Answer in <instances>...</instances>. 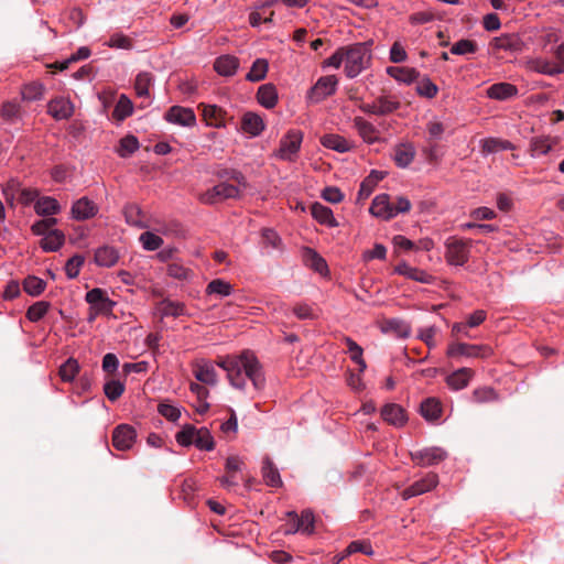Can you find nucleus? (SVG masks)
<instances>
[{
	"label": "nucleus",
	"instance_id": "nucleus-50",
	"mask_svg": "<svg viewBox=\"0 0 564 564\" xmlns=\"http://www.w3.org/2000/svg\"><path fill=\"white\" fill-rule=\"evenodd\" d=\"M139 145L138 139L132 134H128L120 140L117 152L119 156L128 158L139 149Z\"/></svg>",
	"mask_w": 564,
	"mask_h": 564
},
{
	"label": "nucleus",
	"instance_id": "nucleus-17",
	"mask_svg": "<svg viewBox=\"0 0 564 564\" xmlns=\"http://www.w3.org/2000/svg\"><path fill=\"white\" fill-rule=\"evenodd\" d=\"M490 47L494 51L519 53L523 50V41L518 34L505 33L494 37L490 42Z\"/></svg>",
	"mask_w": 564,
	"mask_h": 564
},
{
	"label": "nucleus",
	"instance_id": "nucleus-51",
	"mask_svg": "<svg viewBox=\"0 0 564 564\" xmlns=\"http://www.w3.org/2000/svg\"><path fill=\"white\" fill-rule=\"evenodd\" d=\"M552 149L550 139L545 137L533 138L530 142V152L533 158L547 154Z\"/></svg>",
	"mask_w": 564,
	"mask_h": 564
},
{
	"label": "nucleus",
	"instance_id": "nucleus-56",
	"mask_svg": "<svg viewBox=\"0 0 564 564\" xmlns=\"http://www.w3.org/2000/svg\"><path fill=\"white\" fill-rule=\"evenodd\" d=\"M152 83V76L150 73L143 72L137 75L134 89L138 97H148L149 89Z\"/></svg>",
	"mask_w": 564,
	"mask_h": 564
},
{
	"label": "nucleus",
	"instance_id": "nucleus-5",
	"mask_svg": "<svg viewBox=\"0 0 564 564\" xmlns=\"http://www.w3.org/2000/svg\"><path fill=\"white\" fill-rule=\"evenodd\" d=\"M400 107L401 102L399 98L390 94L380 95L371 102H362L359 105V109L364 113L380 117L391 115Z\"/></svg>",
	"mask_w": 564,
	"mask_h": 564
},
{
	"label": "nucleus",
	"instance_id": "nucleus-24",
	"mask_svg": "<svg viewBox=\"0 0 564 564\" xmlns=\"http://www.w3.org/2000/svg\"><path fill=\"white\" fill-rule=\"evenodd\" d=\"M239 64L240 63L238 57L230 54H225L218 56L215 59L214 69L220 76L230 77L237 73Z\"/></svg>",
	"mask_w": 564,
	"mask_h": 564
},
{
	"label": "nucleus",
	"instance_id": "nucleus-39",
	"mask_svg": "<svg viewBox=\"0 0 564 564\" xmlns=\"http://www.w3.org/2000/svg\"><path fill=\"white\" fill-rule=\"evenodd\" d=\"M118 259L117 250L109 246L100 247L95 252V262L99 267L110 268L118 262Z\"/></svg>",
	"mask_w": 564,
	"mask_h": 564
},
{
	"label": "nucleus",
	"instance_id": "nucleus-64",
	"mask_svg": "<svg viewBox=\"0 0 564 564\" xmlns=\"http://www.w3.org/2000/svg\"><path fill=\"white\" fill-rule=\"evenodd\" d=\"M1 117L6 121L13 122L20 117V107L13 101H7L3 104L1 109Z\"/></svg>",
	"mask_w": 564,
	"mask_h": 564
},
{
	"label": "nucleus",
	"instance_id": "nucleus-26",
	"mask_svg": "<svg viewBox=\"0 0 564 564\" xmlns=\"http://www.w3.org/2000/svg\"><path fill=\"white\" fill-rule=\"evenodd\" d=\"M202 115L207 126L223 128L226 126V111L216 105L202 104Z\"/></svg>",
	"mask_w": 564,
	"mask_h": 564
},
{
	"label": "nucleus",
	"instance_id": "nucleus-48",
	"mask_svg": "<svg viewBox=\"0 0 564 564\" xmlns=\"http://www.w3.org/2000/svg\"><path fill=\"white\" fill-rule=\"evenodd\" d=\"M386 330L393 332L398 337L406 338L411 334V326L400 318H391L386 322Z\"/></svg>",
	"mask_w": 564,
	"mask_h": 564
},
{
	"label": "nucleus",
	"instance_id": "nucleus-2",
	"mask_svg": "<svg viewBox=\"0 0 564 564\" xmlns=\"http://www.w3.org/2000/svg\"><path fill=\"white\" fill-rule=\"evenodd\" d=\"M371 42H358L345 46V75L355 78L367 69L372 59Z\"/></svg>",
	"mask_w": 564,
	"mask_h": 564
},
{
	"label": "nucleus",
	"instance_id": "nucleus-20",
	"mask_svg": "<svg viewBox=\"0 0 564 564\" xmlns=\"http://www.w3.org/2000/svg\"><path fill=\"white\" fill-rule=\"evenodd\" d=\"M47 112L56 120H65L73 115L74 105L65 97H57L47 104Z\"/></svg>",
	"mask_w": 564,
	"mask_h": 564
},
{
	"label": "nucleus",
	"instance_id": "nucleus-35",
	"mask_svg": "<svg viewBox=\"0 0 564 564\" xmlns=\"http://www.w3.org/2000/svg\"><path fill=\"white\" fill-rule=\"evenodd\" d=\"M62 210L61 204L53 197L37 194V216L51 218Z\"/></svg>",
	"mask_w": 564,
	"mask_h": 564
},
{
	"label": "nucleus",
	"instance_id": "nucleus-4",
	"mask_svg": "<svg viewBox=\"0 0 564 564\" xmlns=\"http://www.w3.org/2000/svg\"><path fill=\"white\" fill-rule=\"evenodd\" d=\"M471 241L457 237H449L445 241V259L449 265L463 267L468 262Z\"/></svg>",
	"mask_w": 564,
	"mask_h": 564
},
{
	"label": "nucleus",
	"instance_id": "nucleus-63",
	"mask_svg": "<svg viewBox=\"0 0 564 564\" xmlns=\"http://www.w3.org/2000/svg\"><path fill=\"white\" fill-rule=\"evenodd\" d=\"M107 45L112 48L129 50L132 47V42L122 33H115L109 37Z\"/></svg>",
	"mask_w": 564,
	"mask_h": 564
},
{
	"label": "nucleus",
	"instance_id": "nucleus-47",
	"mask_svg": "<svg viewBox=\"0 0 564 564\" xmlns=\"http://www.w3.org/2000/svg\"><path fill=\"white\" fill-rule=\"evenodd\" d=\"M194 445L200 451H213L215 447L214 437L206 427L197 429Z\"/></svg>",
	"mask_w": 564,
	"mask_h": 564
},
{
	"label": "nucleus",
	"instance_id": "nucleus-32",
	"mask_svg": "<svg viewBox=\"0 0 564 564\" xmlns=\"http://www.w3.org/2000/svg\"><path fill=\"white\" fill-rule=\"evenodd\" d=\"M257 100L267 109L274 108L278 102L276 87L271 83L261 85L257 91Z\"/></svg>",
	"mask_w": 564,
	"mask_h": 564
},
{
	"label": "nucleus",
	"instance_id": "nucleus-40",
	"mask_svg": "<svg viewBox=\"0 0 564 564\" xmlns=\"http://www.w3.org/2000/svg\"><path fill=\"white\" fill-rule=\"evenodd\" d=\"M344 343L347 346V352L350 359L358 365L359 372H364L367 368V364L362 357L364 349L352 338L344 337Z\"/></svg>",
	"mask_w": 564,
	"mask_h": 564
},
{
	"label": "nucleus",
	"instance_id": "nucleus-44",
	"mask_svg": "<svg viewBox=\"0 0 564 564\" xmlns=\"http://www.w3.org/2000/svg\"><path fill=\"white\" fill-rule=\"evenodd\" d=\"M268 69V61L265 58H257L252 63L250 70L246 75V79L251 83L260 82L265 78Z\"/></svg>",
	"mask_w": 564,
	"mask_h": 564
},
{
	"label": "nucleus",
	"instance_id": "nucleus-55",
	"mask_svg": "<svg viewBox=\"0 0 564 564\" xmlns=\"http://www.w3.org/2000/svg\"><path fill=\"white\" fill-rule=\"evenodd\" d=\"M196 434L197 429L194 425L187 424L176 433L175 440L181 446L188 447L194 445Z\"/></svg>",
	"mask_w": 564,
	"mask_h": 564
},
{
	"label": "nucleus",
	"instance_id": "nucleus-42",
	"mask_svg": "<svg viewBox=\"0 0 564 564\" xmlns=\"http://www.w3.org/2000/svg\"><path fill=\"white\" fill-rule=\"evenodd\" d=\"M132 112V101L126 95H121L112 111V118L118 122H122L124 119L130 117Z\"/></svg>",
	"mask_w": 564,
	"mask_h": 564
},
{
	"label": "nucleus",
	"instance_id": "nucleus-11",
	"mask_svg": "<svg viewBox=\"0 0 564 564\" xmlns=\"http://www.w3.org/2000/svg\"><path fill=\"white\" fill-rule=\"evenodd\" d=\"M86 302L89 304V310L94 315L109 314L112 312L115 302L109 299L106 291L99 288L91 289L86 293Z\"/></svg>",
	"mask_w": 564,
	"mask_h": 564
},
{
	"label": "nucleus",
	"instance_id": "nucleus-19",
	"mask_svg": "<svg viewBox=\"0 0 564 564\" xmlns=\"http://www.w3.org/2000/svg\"><path fill=\"white\" fill-rule=\"evenodd\" d=\"M352 126L364 142L373 144L380 140V132L377 127L364 117H355L352 120Z\"/></svg>",
	"mask_w": 564,
	"mask_h": 564
},
{
	"label": "nucleus",
	"instance_id": "nucleus-22",
	"mask_svg": "<svg viewBox=\"0 0 564 564\" xmlns=\"http://www.w3.org/2000/svg\"><path fill=\"white\" fill-rule=\"evenodd\" d=\"M381 417L395 427L403 426L408 420L405 411L397 403H387L381 409Z\"/></svg>",
	"mask_w": 564,
	"mask_h": 564
},
{
	"label": "nucleus",
	"instance_id": "nucleus-13",
	"mask_svg": "<svg viewBox=\"0 0 564 564\" xmlns=\"http://www.w3.org/2000/svg\"><path fill=\"white\" fill-rule=\"evenodd\" d=\"M137 438L135 430L129 424H120L112 432V445L118 451L130 449Z\"/></svg>",
	"mask_w": 564,
	"mask_h": 564
},
{
	"label": "nucleus",
	"instance_id": "nucleus-45",
	"mask_svg": "<svg viewBox=\"0 0 564 564\" xmlns=\"http://www.w3.org/2000/svg\"><path fill=\"white\" fill-rule=\"evenodd\" d=\"M127 224L137 228H144L147 224L142 220V210L135 204H129L123 209Z\"/></svg>",
	"mask_w": 564,
	"mask_h": 564
},
{
	"label": "nucleus",
	"instance_id": "nucleus-37",
	"mask_svg": "<svg viewBox=\"0 0 564 564\" xmlns=\"http://www.w3.org/2000/svg\"><path fill=\"white\" fill-rule=\"evenodd\" d=\"M387 74L395 80L404 84H412L420 77V73L412 67L389 66L387 68Z\"/></svg>",
	"mask_w": 564,
	"mask_h": 564
},
{
	"label": "nucleus",
	"instance_id": "nucleus-29",
	"mask_svg": "<svg viewBox=\"0 0 564 564\" xmlns=\"http://www.w3.org/2000/svg\"><path fill=\"white\" fill-rule=\"evenodd\" d=\"M481 153L484 155L495 154L501 151L514 150L516 145L500 138L489 137L480 141Z\"/></svg>",
	"mask_w": 564,
	"mask_h": 564
},
{
	"label": "nucleus",
	"instance_id": "nucleus-41",
	"mask_svg": "<svg viewBox=\"0 0 564 564\" xmlns=\"http://www.w3.org/2000/svg\"><path fill=\"white\" fill-rule=\"evenodd\" d=\"M442 405L435 398H427L421 403V415L427 421H436L441 417Z\"/></svg>",
	"mask_w": 564,
	"mask_h": 564
},
{
	"label": "nucleus",
	"instance_id": "nucleus-25",
	"mask_svg": "<svg viewBox=\"0 0 564 564\" xmlns=\"http://www.w3.org/2000/svg\"><path fill=\"white\" fill-rule=\"evenodd\" d=\"M415 148L411 142L397 144L393 151V160L398 167H408L415 158Z\"/></svg>",
	"mask_w": 564,
	"mask_h": 564
},
{
	"label": "nucleus",
	"instance_id": "nucleus-21",
	"mask_svg": "<svg viewBox=\"0 0 564 564\" xmlns=\"http://www.w3.org/2000/svg\"><path fill=\"white\" fill-rule=\"evenodd\" d=\"M474 375L475 372L473 369L463 367L449 373L445 381L449 389L459 391L469 384Z\"/></svg>",
	"mask_w": 564,
	"mask_h": 564
},
{
	"label": "nucleus",
	"instance_id": "nucleus-16",
	"mask_svg": "<svg viewBox=\"0 0 564 564\" xmlns=\"http://www.w3.org/2000/svg\"><path fill=\"white\" fill-rule=\"evenodd\" d=\"M97 204L90 198L84 196L75 200L70 208V216L77 221H83L95 217L98 214Z\"/></svg>",
	"mask_w": 564,
	"mask_h": 564
},
{
	"label": "nucleus",
	"instance_id": "nucleus-43",
	"mask_svg": "<svg viewBox=\"0 0 564 564\" xmlns=\"http://www.w3.org/2000/svg\"><path fill=\"white\" fill-rule=\"evenodd\" d=\"M530 68L539 74L546 76H556L563 74L555 62L543 58H535L530 62Z\"/></svg>",
	"mask_w": 564,
	"mask_h": 564
},
{
	"label": "nucleus",
	"instance_id": "nucleus-58",
	"mask_svg": "<svg viewBox=\"0 0 564 564\" xmlns=\"http://www.w3.org/2000/svg\"><path fill=\"white\" fill-rule=\"evenodd\" d=\"M293 314L302 321L315 319L317 317L316 311L308 303H296L292 308Z\"/></svg>",
	"mask_w": 564,
	"mask_h": 564
},
{
	"label": "nucleus",
	"instance_id": "nucleus-27",
	"mask_svg": "<svg viewBox=\"0 0 564 564\" xmlns=\"http://www.w3.org/2000/svg\"><path fill=\"white\" fill-rule=\"evenodd\" d=\"M518 93H519V90H518L517 86H514L513 84H510V83H506V82L492 84L487 89V96L490 99L500 100V101L511 99V98L516 97L518 95Z\"/></svg>",
	"mask_w": 564,
	"mask_h": 564
},
{
	"label": "nucleus",
	"instance_id": "nucleus-14",
	"mask_svg": "<svg viewBox=\"0 0 564 564\" xmlns=\"http://www.w3.org/2000/svg\"><path fill=\"white\" fill-rule=\"evenodd\" d=\"M167 122L182 126V127H194L196 124V116L193 109L172 106L164 115Z\"/></svg>",
	"mask_w": 564,
	"mask_h": 564
},
{
	"label": "nucleus",
	"instance_id": "nucleus-30",
	"mask_svg": "<svg viewBox=\"0 0 564 564\" xmlns=\"http://www.w3.org/2000/svg\"><path fill=\"white\" fill-rule=\"evenodd\" d=\"M311 214L313 218L321 225H325L330 228L338 226V223L334 217L333 210L321 203L316 202L312 205Z\"/></svg>",
	"mask_w": 564,
	"mask_h": 564
},
{
	"label": "nucleus",
	"instance_id": "nucleus-3",
	"mask_svg": "<svg viewBox=\"0 0 564 564\" xmlns=\"http://www.w3.org/2000/svg\"><path fill=\"white\" fill-rule=\"evenodd\" d=\"M57 219L55 217L37 219V236H42L39 241L40 247L45 252L57 251L65 242V235L56 229Z\"/></svg>",
	"mask_w": 564,
	"mask_h": 564
},
{
	"label": "nucleus",
	"instance_id": "nucleus-7",
	"mask_svg": "<svg viewBox=\"0 0 564 564\" xmlns=\"http://www.w3.org/2000/svg\"><path fill=\"white\" fill-rule=\"evenodd\" d=\"M2 193L7 203L11 206L15 203L30 206L35 200V192L29 187H23L18 180H10L3 186Z\"/></svg>",
	"mask_w": 564,
	"mask_h": 564
},
{
	"label": "nucleus",
	"instance_id": "nucleus-15",
	"mask_svg": "<svg viewBox=\"0 0 564 564\" xmlns=\"http://www.w3.org/2000/svg\"><path fill=\"white\" fill-rule=\"evenodd\" d=\"M438 484V476L435 473L426 474L422 479L415 481L402 491V498L408 500L410 498L423 495L431 491Z\"/></svg>",
	"mask_w": 564,
	"mask_h": 564
},
{
	"label": "nucleus",
	"instance_id": "nucleus-46",
	"mask_svg": "<svg viewBox=\"0 0 564 564\" xmlns=\"http://www.w3.org/2000/svg\"><path fill=\"white\" fill-rule=\"evenodd\" d=\"M161 314L162 316L178 317L186 314V306L182 302L164 300L161 302Z\"/></svg>",
	"mask_w": 564,
	"mask_h": 564
},
{
	"label": "nucleus",
	"instance_id": "nucleus-54",
	"mask_svg": "<svg viewBox=\"0 0 564 564\" xmlns=\"http://www.w3.org/2000/svg\"><path fill=\"white\" fill-rule=\"evenodd\" d=\"M477 50L478 45L475 41L462 39L452 45L451 53L454 55H467L475 54Z\"/></svg>",
	"mask_w": 564,
	"mask_h": 564
},
{
	"label": "nucleus",
	"instance_id": "nucleus-8",
	"mask_svg": "<svg viewBox=\"0 0 564 564\" xmlns=\"http://www.w3.org/2000/svg\"><path fill=\"white\" fill-rule=\"evenodd\" d=\"M491 347L487 345H473L466 343H452L447 347L446 355L449 358H488L492 355Z\"/></svg>",
	"mask_w": 564,
	"mask_h": 564
},
{
	"label": "nucleus",
	"instance_id": "nucleus-33",
	"mask_svg": "<svg viewBox=\"0 0 564 564\" xmlns=\"http://www.w3.org/2000/svg\"><path fill=\"white\" fill-rule=\"evenodd\" d=\"M241 128L246 133L257 137L264 130V122L259 115L246 112L242 117Z\"/></svg>",
	"mask_w": 564,
	"mask_h": 564
},
{
	"label": "nucleus",
	"instance_id": "nucleus-10",
	"mask_svg": "<svg viewBox=\"0 0 564 564\" xmlns=\"http://www.w3.org/2000/svg\"><path fill=\"white\" fill-rule=\"evenodd\" d=\"M410 455L413 463L420 467L437 465L447 458V452L438 446L425 447L411 452Z\"/></svg>",
	"mask_w": 564,
	"mask_h": 564
},
{
	"label": "nucleus",
	"instance_id": "nucleus-6",
	"mask_svg": "<svg viewBox=\"0 0 564 564\" xmlns=\"http://www.w3.org/2000/svg\"><path fill=\"white\" fill-rule=\"evenodd\" d=\"M302 141V131L296 129L289 130L286 134L281 138L275 156L283 161L294 162L301 149Z\"/></svg>",
	"mask_w": 564,
	"mask_h": 564
},
{
	"label": "nucleus",
	"instance_id": "nucleus-1",
	"mask_svg": "<svg viewBox=\"0 0 564 564\" xmlns=\"http://www.w3.org/2000/svg\"><path fill=\"white\" fill-rule=\"evenodd\" d=\"M217 365L227 372L230 384L236 389H245L250 380L256 390L264 388L265 379L262 367L253 352L246 350L238 356H228Z\"/></svg>",
	"mask_w": 564,
	"mask_h": 564
},
{
	"label": "nucleus",
	"instance_id": "nucleus-18",
	"mask_svg": "<svg viewBox=\"0 0 564 564\" xmlns=\"http://www.w3.org/2000/svg\"><path fill=\"white\" fill-rule=\"evenodd\" d=\"M369 212L378 218L383 220H389L395 217V213H393V202H391L390 195L388 194H379L377 195L371 203Z\"/></svg>",
	"mask_w": 564,
	"mask_h": 564
},
{
	"label": "nucleus",
	"instance_id": "nucleus-36",
	"mask_svg": "<svg viewBox=\"0 0 564 564\" xmlns=\"http://www.w3.org/2000/svg\"><path fill=\"white\" fill-rule=\"evenodd\" d=\"M205 293L208 296L223 299L234 293V286L224 279H214L207 284Z\"/></svg>",
	"mask_w": 564,
	"mask_h": 564
},
{
	"label": "nucleus",
	"instance_id": "nucleus-38",
	"mask_svg": "<svg viewBox=\"0 0 564 564\" xmlns=\"http://www.w3.org/2000/svg\"><path fill=\"white\" fill-rule=\"evenodd\" d=\"M261 471L264 482L268 486L280 487L282 485L280 473L270 457L267 456L263 458Z\"/></svg>",
	"mask_w": 564,
	"mask_h": 564
},
{
	"label": "nucleus",
	"instance_id": "nucleus-53",
	"mask_svg": "<svg viewBox=\"0 0 564 564\" xmlns=\"http://www.w3.org/2000/svg\"><path fill=\"white\" fill-rule=\"evenodd\" d=\"M139 241L142 245L143 249L148 251H155L160 249L164 242L160 236L151 231L142 232L139 237Z\"/></svg>",
	"mask_w": 564,
	"mask_h": 564
},
{
	"label": "nucleus",
	"instance_id": "nucleus-62",
	"mask_svg": "<svg viewBox=\"0 0 564 564\" xmlns=\"http://www.w3.org/2000/svg\"><path fill=\"white\" fill-rule=\"evenodd\" d=\"M158 412L171 422H175L181 417L180 408L169 404V403H160L158 406Z\"/></svg>",
	"mask_w": 564,
	"mask_h": 564
},
{
	"label": "nucleus",
	"instance_id": "nucleus-34",
	"mask_svg": "<svg viewBox=\"0 0 564 564\" xmlns=\"http://www.w3.org/2000/svg\"><path fill=\"white\" fill-rule=\"evenodd\" d=\"M303 261L306 267L321 274L328 272V267L325 259L312 248H305L303 250Z\"/></svg>",
	"mask_w": 564,
	"mask_h": 564
},
{
	"label": "nucleus",
	"instance_id": "nucleus-12",
	"mask_svg": "<svg viewBox=\"0 0 564 564\" xmlns=\"http://www.w3.org/2000/svg\"><path fill=\"white\" fill-rule=\"evenodd\" d=\"M338 80L335 75L319 77L316 84L310 89L307 98L312 102H319L335 94Z\"/></svg>",
	"mask_w": 564,
	"mask_h": 564
},
{
	"label": "nucleus",
	"instance_id": "nucleus-59",
	"mask_svg": "<svg viewBox=\"0 0 564 564\" xmlns=\"http://www.w3.org/2000/svg\"><path fill=\"white\" fill-rule=\"evenodd\" d=\"M104 392L110 401H116L124 392V384L119 380L107 381L104 386Z\"/></svg>",
	"mask_w": 564,
	"mask_h": 564
},
{
	"label": "nucleus",
	"instance_id": "nucleus-57",
	"mask_svg": "<svg viewBox=\"0 0 564 564\" xmlns=\"http://www.w3.org/2000/svg\"><path fill=\"white\" fill-rule=\"evenodd\" d=\"M85 262V258L82 254H75L69 258L65 264V273L68 279H75L78 276L80 268Z\"/></svg>",
	"mask_w": 564,
	"mask_h": 564
},
{
	"label": "nucleus",
	"instance_id": "nucleus-23",
	"mask_svg": "<svg viewBox=\"0 0 564 564\" xmlns=\"http://www.w3.org/2000/svg\"><path fill=\"white\" fill-rule=\"evenodd\" d=\"M394 273L424 284H431L434 280L432 274L422 269L411 267L405 262L399 263L394 268Z\"/></svg>",
	"mask_w": 564,
	"mask_h": 564
},
{
	"label": "nucleus",
	"instance_id": "nucleus-49",
	"mask_svg": "<svg viewBox=\"0 0 564 564\" xmlns=\"http://www.w3.org/2000/svg\"><path fill=\"white\" fill-rule=\"evenodd\" d=\"M79 372V364L74 358H68L59 367V376L64 382H72Z\"/></svg>",
	"mask_w": 564,
	"mask_h": 564
},
{
	"label": "nucleus",
	"instance_id": "nucleus-61",
	"mask_svg": "<svg viewBox=\"0 0 564 564\" xmlns=\"http://www.w3.org/2000/svg\"><path fill=\"white\" fill-rule=\"evenodd\" d=\"M299 522L301 524V533L312 534L314 531V514L311 510H304L299 516Z\"/></svg>",
	"mask_w": 564,
	"mask_h": 564
},
{
	"label": "nucleus",
	"instance_id": "nucleus-52",
	"mask_svg": "<svg viewBox=\"0 0 564 564\" xmlns=\"http://www.w3.org/2000/svg\"><path fill=\"white\" fill-rule=\"evenodd\" d=\"M416 94L425 98H434L438 93V87L427 77L424 76L417 82Z\"/></svg>",
	"mask_w": 564,
	"mask_h": 564
},
{
	"label": "nucleus",
	"instance_id": "nucleus-60",
	"mask_svg": "<svg viewBox=\"0 0 564 564\" xmlns=\"http://www.w3.org/2000/svg\"><path fill=\"white\" fill-rule=\"evenodd\" d=\"M473 400L477 403L496 401L497 393L490 387L477 388L473 391Z\"/></svg>",
	"mask_w": 564,
	"mask_h": 564
},
{
	"label": "nucleus",
	"instance_id": "nucleus-28",
	"mask_svg": "<svg viewBox=\"0 0 564 564\" xmlns=\"http://www.w3.org/2000/svg\"><path fill=\"white\" fill-rule=\"evenodd\" d=\"M194 376L197 381L208 384V386H216L218 381L217 372L212 362L208 361H202L197 362L194 366Z\"/></svg>",
	"mask_w": 564,
	"mask_h": 564
},
{
	"label": "nucleus",
	"instance_id": "nucleus-31",
	"mask_svg": "<svg viewBox=\"0 0 564 564\" xmlns=\"http://www.w3.org/2000/svg\"><path fill=\"white\" fill-rule=\"evenodd\" d=\"M321 144L338 153H346L352 149V143L339 134H325L321 138Z\"/></svg>",
	"mask_w": 564,
	"mask_h": 564
},
{
	"label": "nucleus",
	"instance_id": "nucleus-9",
	"mask_svg": "<svg viewBox=\"0 0 564 564\" xmlns=\"http://www.w3.org/2000/svg\"><path fill=\"white\" fill-rule=\"evenodd\" d=\"M239 194L240 189L238 186L221 182L202 193L199 200L204 204L214 205L228 198H236Z\"/></svg>",
	"mask_w": 564,
	"mask_h": 564
}]
</instances>
